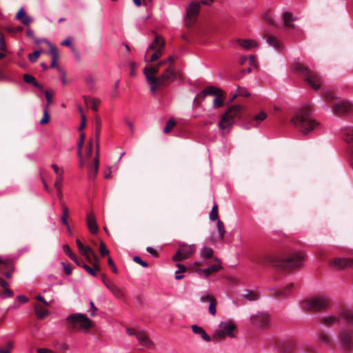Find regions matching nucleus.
<instances>
[{"label":"nucleus","mask_w":353,"mask_h":353,"mask_svg":"<svg viewBox=\"0 0 353 353\" xmlns=\"http://www.w3.org/2000/svg\"><path fill=\"white\" fill-rule=\"evenodd\" d=\"M303 260L304 256L301 252H294L287 256L283 250H278L266 254L263 263L277 268L286 269L302 265Z\"/></svg>","instance_id":"obj_1"},{"label":"nucleus","mask_w":353,"mask_h":353,"mask_svg":"<svg viewBox=\"0 0 353 353\" xmlns=\"http://www.w3.org/2000/svg\"><path fill=\"white\" fill-rule=\"evenodd\" d=\"M244 108L241 105L230 106L224 112L218 123V128L221 135L225 136L230 133L235 122L243 119Z\"/></svg>","instance_id":"obj_2"},{"label":"nucleus","mask_w":353,"mask_h":353,"mask_svg":"<svg viewBox=\"0 0 353 353\" xmlns=\"http://www.w3.org/2000/svg\"><path fill=\"white\" fill-rule=\"evenodd\" d=\"M292 122L294 127L305 135L319 125V123L312 119L309 112L305 109H302L297 112L292 119Z\"/></svg>","instance_id":"obj_3"},{"label":"nucleus","mask_w":353,"mask_h":353,"mask_svg":"<svg viewBox=\"0 0 353 353\" xmlns=\"http://www.w3.org/2000/svg\"><path fill=\"white\" fill-rule=\"evenodd\" d=\"M292 70L305 76V81L314 90H318L323 83V79L315 71L306 67L305 65L295 62L292 65Z\"/></svg>","instance_id":"obj_4"},{"label":"nucleus","mask_w":353,"mask_h":353,"mask_svg":"<svg viewBox=\"0 0 353 353\" xmlns=\"http://www.w3.org/2000/svg\"><path fill=\"white\" fill-rule=\"evenodd\" d=\"M330 298L327 294H318L312 297H307L303 299L301 306L307 310H321L328 307Z\"/></svg>","instance_id":"obj_5"},{"label":"nucleus","mask_w":353,"mask_h":353,"mask_svg":"<svg viewBox=\"0 0 353 353\" xmlns=\"http://www.w3.org/2000/svg\"><path fill=\"white\" fill-rule=\"evenodd\" d=\"M324 99L327 103H333L332 111L334 113L345 114L352 111L353 105L349 101L343 99H337L331 91L324 92Z\"/></svg>","instance_id":"obj_6"},{"label":"nucleus","mask_w":353,"mask_h":353,"mask_svg":"<svg viewBox=\"0 0 353 353\" xmlns=\"http://www.w3.org/2000/svg\"><path fill=\"white\" fill-rule=\"evenodd\" d=\"M339 349L344 353H349L353 350V330L341 327L337 339Z\"/></svg>","instance_id":"obj_7"},{"label":"nucleus","mask_w":353,"mask_h":353,"mask_svg":"<svg viewBox=\"0 0 353 353\" xmlns=\"http://www.w3.org/2000/svg\"><path fill=\"white\" fill-rule=\"evenodd\" d=\"M65 321L73 329L76 328L78 323H80V328L83 330H88L91 327V321L85 314L81 313L69 315L66 317Z\"/></svg>","instance_id":"obj_8"},{"label":"nucleus","mask_w":353,"mask_h":353,"mask_svg":"<svg viewBox=\"0 0 353 353\" xmlns=\"http://www.w3.org/2000/svg\"><path fill=\"white\" fill-rule=\"evenodd\" d=\"M159 64L157 66L145 67L143 69V73L146 78V81L150 85L151 92L154 94L157 92V77L155 74L158 72L159 67Z\"/></svg>","instance_id":"obj_9"},{"label":"nucleus","mask_w":353,"mask_h":353,"mask_svg":"<svg viewBox=\"0 0 353 353\" xmlns=\"http://www.w3.org/2000/svg\"><path fill=\"white\" fill-rule=\"evenodd\" d=\"M196 250L194 244L187 245L181 243L180 248L176 251V254L172 256L174 261H181L191 256Z\"/></svg>","instance_id":"obj_10"},{"label":"nucleus","mask_w":353,"mask_h":353,"mask_svg":"<svg viewBox=\"0 0 353 353\" xmlns=\"http://www.w3.org/2000/svg\"><path fill=\"white\" fill-rule=\"evenodd\" d=\"M175 73L174 69L169 66L163 74L157 77V90L163 86H166L170 84L175 79Z\"/></svg>","instance_id":"obj_11"},{"label":"nucleus","mask_w":353,"mask_h":353,"mask_svg":"<svg viewBox=\"0 0 353 353\" xmlns=\"http://www.w3.org/2000/svg\"><path fill=\"white\" fill-rule=\"evenodd\" d=\"M77 245L81 253L84 255L87 259H90L89 254L94 260V267L99 269V258L90 246H84L80 240H77Z\"/></svg>","instance_id":"obj_12"},{"label":"nucleus","mask_w":353,"mask_h":353,"mask_svg":"<svg viewBox=\"0 0 353 353\" xmlns=\"http://www.w3.org/2000/svg\"><path fill=\"white\" fill-rule=\"evenodd\" d=\"M252 324L259 327L267 326L270 323V316L265 312H258L250 318Z\"/></svg>","instance_id":"obj_13"},{"label":"nucleus","mask_w":353,"mask_h":353,"mask_svg":"<svg viewBox=\"0 0 353 353\" xmlns=\"http://www.w3.org/2000/svg\"><path fill=\"white\" fill-rule=\"evenodd\" d=\"M332 265L336 270L353 268V258H336L333 260Z\"/></svg>","instance_id":"obj_14"},{"label":"nucleus","mask_w":353,"mask_h":353,"mask_svg":"<svg viewBox=\"0 0 353 353\" xmlns=\"http://www.w3.org/2000/svg\"><path fill=\"white\" fill-rule=\"evenodd\" d=\"M268 117V114L265 112H261L260 113L256 114L252 118L248 119V126H245L246 129H249L252 127H258L259 124L265 121Z\"/></svg>","instance_id":"obj_15"},{"label":"nucleus","mask_w":353,"mask_h":353,"mask_svg":"<svg viewBox=\"0 0 353 353\" xmlns=\"http://www.w3.org/2000/svg\"><path fill=\"white\" fill-rule=\"evenodd\" d=\"M164 46L165 42L162 37L157 34L154 40L148 46L146 52H150L151 50L155 52L158 51L159 49L160 51H163Z\"/></svg>","instance_id":"obj_16"},{"label":"nucleus","mask_w":353,"mask_h":353,"mask_svg":"<svg viewBox=\"0 0 353 353\" xmlns=\"http://www.w3.org/2000/svg\"><path fill=\"white\" fill-rule=\"evenodd\" d=\"M236 42L245 50H251L259 47V42L253 39H237Z\"/></svg>","instance_id":"obj_17"},{"label":"nucleus","mask_w":353,"mask_h":353,"mask_svg":"<svg viewBox=\"0 0 353 353\" xmlns=\"http://www.w3.org/2000/svg\"><path fill=\"white\" fill-rule=\"evenodd\" d=\"M214 261H218V264H215V265H212L210 267H208V268H205V269H199V272L201 273L202 272L205 277V278H208L212 272H217L219 270H220L221 269H222V265L221 264V260L219 259L218 258H214Z\"/></svg>","instance_id":"obj_18"},{"label":"nucleus","mask_w":353,"mask_h":353,"mask_svg":"<svg viewBox=\"0 0 353 353\" xmlns=\"http://www.w3.org/2000/svg\"><path fill=\"white\" fill-rule=\"evenodd\" d=\"M201 2L192 1L187 8V14L190 18L196 17L200 11Z\"/></svg>","instance_id":"obj_19"},{"label":"nucleus","mask_w":353,"mask_h":353,"mask_svg":"<svg viewBox=\"0 0 353 353\" xmlns=\"http://www.w3.org/2000/svg\"><path fill=\"white\" fill-rule=\"evenodd\" d=\"M223 91L214 86H208L205 88L203 91L197 93V97H202V98L206 96H216Z\"/></svg>","instance_id":"obj_20"},{"label":"nucleus","mask_w":353,"mask_h":353,"mask_svg":"<svg viewBox=\"0 0 353 353\" xmlns=\"http://www.w3.org/2000/svg\"><path fill=\"white\" fill-rule=\"evenodd\" d=\"M87 225L89 231L92 234H97L99 230L98 224L96 221V218L92 214H87Z\"/></svg>","instance_id":"obj_21"},{"label":"nucleus","mask_w":353,"mask_h":353,"mask_svg":"<svg viewBox=\"0 0 353 353\" xmlns=\"http://www.w3.org/2000/svg\"><path fill=\"white\" fill-rule=\"evenodd\" d=\"M341 320L352 327L353 330V310H343L341 311Z\"/></svg>","instance_id":"obj_22"},{"label":"nucleus","mask_w":353,"mask_h":353,"mask_svg":"<svg viewBox=\"0 0 353 353\" xmlns=\"http://www.w3.org/2000/svg\"><path fill=\"white\" fill-rule=\"evenodd\" d=\"M341 311H339L336 314H328L323 317V321L324 323L327 325H333L338 323L341 318Z\"/></svg>","instance_id":"obj_23"},{"label":"nucleus","mask_w":353,"mask_h":353,"mask_svg":"<svg viewBox=\"0 0 353 353\" xmlns=\"http://www.w3.org/2000/svg\"><path fill=\"white\" fill-rule=\"evenodd\" d=\"M283 19V24L284 26L290 27L294 28V25L292 22L296 19V17L294 16V14L290 12H285L282 15Z\"/></svg>","instance_id":"obj_24"},{"label":"nucleus","mask_w":353,"mask_h":353,"mask_svg":"<svg viewBox=\"0 0 353 353\" xmlns=\"http://www.w3.org/2000/svg\"><path fill=\"white\" fill-rule=\"evenodd\" d=\"M137 339L139 343L144 347L150 348L153 345L150 339L143 332H138L137 334Z\"/></svg>","instance_id":"obj_25"},{"label":"nucleus","mask_w":353,"mask_h":353,"mask_svg":"<svg viewBox=\"0 0 353 353\" xmlns=\"http://www.w3.org/2000/svg\"><path fill=\"white\" fill-rule=\"evenodd\" d=\"M293 286V283H289L283 289L277 290L274 295L277 299H285L291 293Z\"/></svg>","instance_id":"obj_26"},{"label":"nucleus","mask_w":353,"mask_h":353,"mask_svg":"<svg viewBox=\"0 0 353 353\" xmlns=\"http://www.w3.org/2000/svg\"><path fill=\"white\" fill-rule=\"evenodd\" d=\"M192 330L194 333L199 334L205 341L210 342L211 341V337L201 327L194 324L192 326Z\"/></svg>","instance_id":"obj_27"},{"label":"nucleus","mask_w":353,"mask_h":353,"mask_svg":"<svg viewBox=\"0 0 353 353\" xmlns=\"http://www.w3.org/2000/svg\"><path fill=\"white\" fill-rule=\"evenodd\" d=\"M163 54V51H160L159 49L158 51L153 52L150 54V52H145L144 60L147 63L153 62L157 60Z\"/></svg>","instance_id":"obj_28"},{"label":"nucleus","mask_w":353,"mask_h":353,"mask_svg":"<svg viewBox=\"0 0 353 353\" xmlns=\"http://www.w3.org/2000/svg\"><path fill=\"white\" fill-rule=\"evenodd\" d=\"M23 80L27 83H30L34 87L39 88L41 91H43V86L37 81L34 76L29 74H25L23 75Z\"/></svg>","instance_id":"obj_29"},{"label":"nucleus","mask_w":353,"mask_h":353,"mask_svg":"<svg viewBox=\"0 0 353 353\" xmlns=\"http://www.w3.org/2000/svg\"><path fill=\"white\" fill-rule=\"evenodd\" d=\"M316 340L319 343L330 347L332 345V340L329 335L325 333H321L318 335Z\"/></svg>","instance_id":"obj_30"},{"label":"nucleus","mask_w":353,"mask_h":353,"mask_svg":"<svg viewBox=\"0 0 353 353\" xmlns=\"http://www.w3.org/2000/svg\"><path fill=\"white\" fill-rule=\"evenodd\" d=\"M266 41L270 46L273 47L276 50H281V42L273 35H269L266 37Z\"/></svg>","instance_id":"obj_31"},{"label":"nucleus","mask_w":353,"mask_h":353,"mask_svg":"<svg viewBox=\"0 0 353 353\" xmlns=\"http://www.w3.org/2000/svg\"><path fill=\"white\" fill-rule=\"evenodd\" d=\"M213 254L214 251L210 247L203 246L200 250V256L205 259H212Z\"/></svg>","instance_id":"obj_32"},{"label":"nucleus","mask_w":353,"mask_h":353,"mask_svg":"<svg viewBox=\"0 0 353 353\" xmlns=\"http://www.w3.org/2000/svg\"><path fill=\"white\" fill-rule=\"evenodd\" d=\"M219 327L229 336H233L232 331L235 329V326L232 324L221 322Z\"/></svg>","instance_id":"obj_33"},{"label":"nucleus","mask_w":353,"mask_h":353,"mask_svg":"<svg viewBox=\"0 0 353 353\" xmlns=\"http://www.w3.org/2000/svg\"><path fill=\"white\" fill-rule=\"evenodd\" d=\"M83 99L85 103H90L91 104V109L96 112L98 110V105H99L101 101L98 98H94L90 99L89 97H87L85 96L83 97Z\"/></svg>","instance_id":"obj_34"},{"label":"nucleus","mask_w":353,"mask_h":353,"mask_svg":"<svg viewBox=\"0 0 353 353\" xmlns=\"http://www.w3.org/2000/svg\"><path fill=\"white\" fill-rule=\"evenodd\" d=\"M101 127V121L97 119L96 120V130H95V137H96V147H97V155L99 154V136H100V130Z\"/></svg>","instance_id":"obj_35"},{"label":"nucleus","mask_w":353,"mask_h":353,"mask_svg":"<svg viewBox=\"0 0 353 353\" xmlns=\"http://www.w3.org/2000/svg\"><path fill=\"white\" fill-rule=\"evenodd\" d=\"M99 154L97 155V153L96 152V158L94 159V168H91L89 170L88 176H89L90 179L94 178L95 176L97 175V172H98L99 164Z\"/></svg>","instance_id":"obj_36"},{"label":"nucleus","mask_w":353,"mask_h":353,"mask_svg":"<svg viewBox=\"0 0 353 353\" xmlns=\"http://www.w3.org/2000/svg\"><path fill=\"white\" fill-rule=\"evenodd\" d=\"M34 308L36 314L39 319H43L49 314L48 310L40 305H36Z\"/></svg>","instance_id":"obj_37"},{"label":"nucleus","mask_w":353,"mask_h":353,"mask_svg":"<svg viewBox=\"0 0 353 353\" xmlns=\"http://www.w3.org/2000/svg\"><path fill=\"white\" fill-rule=\"evenodd\" d=\"M216 228L219 232V239L220 240H222L225 236V230L223 223L220 219H218V221H216Z\"/></svg>","instance_id":"obj_38"},{"label":"nucleus","mask_w":353,"mask_h":353,"mask_svg":"<svg viewBox=\"0 0 353 353\" xmlns=\"http://www.w3.org/2000/svg\"><path fill=\"white\" fill-rule=\"evenodd\" d=\"M176 267L178 270L175 271V279L179 280L183 277V274H181L182 272H185L187 270L186 267L181 263H177Z\"/></svg>","instance_id":"obj_39"},{"label":"nucleus","mask_w":353,"mask_h":353,"mask_svg":"<svg viewBox=\"0 0 353 353\" xmlns=\"http://www.w3.org/2000/svg\"><path fill=\"white\" fill-rule=\"evenodd\" d=\"M62 212H63V214L62 216H61V222L62 223L66 226V228H68V231L70 232V225L68 222V220H67V217L68 216V208L66 207H64L62 210Z\"/></svg>","instance_id":"obj_40"},{"label":"nucleus","mask_w":353,"mask_h":353,"mask_svg":"<svg viewBox=\"0 0 353 353\" xmlns=\"http://www.w3.org/2000/svg\"><path fill=\"white\" fill-rule=\"evenodd\" d=\"M209 219L210 221H218V219H219L218 214V205L216 204L213 205L210 212Z\"/></svg>","instance_id":"obj_41"},{"label":"nucleus","mask_w":353,"mask_h":353,"mask_svg":"<svg viewBox=\"0 0 353 353\" xmlns=\"http://www.w3.org/2000/svg\"><path fill=\"white\" fill-rule=\"evenodd\" d=\"M212 300L214 301L215 299L210 295L209 292H204L203 293L201 294L200 296V301L202 303H210L212 302Z\"/></svg>","instance_id":"obj_42"},{"label":"nucleus","mask_w":353,"mask_h":353,"mask_svg":"<svg viewBox=\"0 0 353 353\" xmlns=\"http://www.w3.org/2000/svg\"><path fill=\"white\" fill-rule=\"evenodd\" d=\"M45 42L48 45L50 48V53L52 56V59H57L59 54L57 48L50 41L46 40Z\"/></svg>","instance_id":"obj_43"},{"label":"nucleus","mask_w":353,"mask_h":353,"mask_svg":"<svg viewBox=\"0 0 353 353\" xmlns=\"http://www.w3.org/2000/svg\"><path fill=\"white\" fill-rule=\"evenodd\" d=\"M223 92L215 96V98L213 100V106L214 107H222L223 105Z\"/></svg>","instance_id":"obj_44"},{"label":"nucleus","mask_w":353,"mask_h":353,"mask_svg":"<svg viewBox=\"0 0 353 353\" xmlns=\"http://www.w3.org/2000/svg\"><path fill=\"white\" fill-rule=\"evenodd\" d=\"M264 19L268 21L272 26H276V23L274 21V17L272 12L269 11L267 12L264 14Z\"/></svg>","instance_id":"obj_45"},{"label":"nucleus","mask_w":353,"mask_h":353,"mask_svg":"<svg viewBox=\"0 0 353 353\" xmlns=\"http://www.w3.org/2000/svg\"><path fill=\"white\" fill-rule=\"evenodd\" d=\"M84 139H85L84 134H80V137H79V141L78 144H77V146H78V156H79V158L82 157L81 149H82L83 145Z\"/></svg>","instance_id":"obj_46"},{"label":"nucleus","mask_w":353,"mask_h":353,"mask_svg":"<svg viewBox=\"0 0 353 353\" xmlns=\"http://www.w3.org/2000/svg\"><path fill=\"white\" fill-rule=\"evenodd\" d=\"M88 261L92 264V268L90 267V268L88 270V273L89 274H90L91 276H97V272L99 270L100 268L99 267V269H96L94 267V260L92 258H90L88 259Z\"/></svg>","instance_id":"obj_47"},{"label":"nucleus","mask_w":353,"mask_h":353,"mask_svg":"<svg viewBox=\"0 0 353 353\" xmlns=\"http://www.w3.org/2000/svg\"><path fill=\"white\" fill-rule=\"evenodd\" d=\"M49 121V114H48V105H46L43 108V117L42 119L40 121L41 124H46Z\"/></svg>","instance_id":"obj_48"},{"label":"nucleus","mask_w":353,"mask_h":353,"mask_svg":"<svg viewBox=\"0 0 353 353\" xmlns=\"http://www.w3.org/2000/svg\"><path fill=\"white\" fill-rule=\"evenodd\" d=\"M63 250L65 254L70 259H76V255L72 252L70 248L68 245H64L63 246Z\"/></svg>","instance_id":"obj_49"},{"label":"nucleus","mask_w":353,"mask_h":353,"mask_svg":"<svg viewBox=\"0 0 353 353\" xmlns=\"http://www.w3.org/2000/svg\"><path fill=\"white\" fill-rule=\"evenodd\" d=\"M175 125H176V121L174 119H170L167 122L166 125L164 128L163 132L165 133L170 132Z\"/></svg>","instance_id":"obj_50"},{"label":"nucleus","mask_w":353,"mask_h":353,"mask_svg":"<svg viewBox=\"0 0 353 353\" xmlns=\"http://www.w3.org/2000/svg\"><path fill=\"white\" fill-rule=\"evenodd\" d=\"M243 296L250 301H256L257 299V295L251 291H247L246 294Z\"/></svg>","instance_id":"obj_51"},{"label":"nucleus","mask_w":353,"mask_h":353,"mask_svg":"<svg viewBox=\"0 0 353 353\" xmlns=\"http://www.w3.org/2000/svg\"><path fill=\"white\" fill-rule=\"evenodd\" d=\"M41 51L36 50L32 54H28V59L30 62H35L38 59L39 57L40 56Z\"/></svg>","instance_id":"obj_52"},{"label":"nucleus","mask_w":353,"mask_h":353,"mask_svg":"<svg viewBox=\"0 0 353 353\" xmlns=\"http://www.w3.org/2000/svg\"><path fill=\"white\" fill-rule=\"evenodd\" d=\"M4 289L5 290L0 294L1 298L5 299L13 296V292L8 287L4 288Z\"/></svg>","instance_id":"obj_53"},{"label":"nucleus","mask_w":353,"mask_h":353,"mask_svg":"<svg viewBox=\"0 0 353 353\" xmlns=\"http://www.w3.org/2000/svg\"><path fill=\"white\" fill-rule=\"evenodd\" d=\"M52 168L54 170L57 176H63V168L58 167L56 164L51 165Z\"/></svg>","instance_id":"obj_54"},{"label":"nucleus","mask_w":353,"mask_h":353,"mask_svg":"<svg viewBox=\"0 0 353 353\" xmlns=\"http://www.w3.org/2000/svg\"><path fill=\"white\" fill-rule=\"evenodd\" d=\"M225 336H228V335L221 328L219 330H216L214 334V338H216L217 339H223Z\"/></svg>","instance_id":"obj_55"},{"label":"nucleus","mask_w":353,"mask_h":353,"mask_svg":"<svg viewBox=\"0 0 353 353\" xmlns=\"http://www.w3.org/2000/svg\"><path fill=\"white\" fill-rule=\"evenodd\" d=\"M208 310L210 314H211L212 316L216 315V299L214 301L212 300V302L210 303Z\"/></svg>","instance_id":"obj_56"},{"label":"nucleus","mask_w":353,"mask_h":353,"mask_svg":"<svg viewBox=\"0 0 353 353\" xmlns=\"http://www.w3.org/2000/svg\"><path fill=\"white\" fill-rule=\"evenodd\" d=\"M100 253L102 256L109 254V250L106 248L105 243L103 241L100 242Z\"/></svg>","instance_id":"obj_57"},{"label":"nucleus","mask_w":353,"mask_h":353,"mask_svg":"<svg viewBox=\"0 0 353 353\" xmlns=\"http://www.w3.org/2000/svg\"><path fill=\"white\" fill-rule=\"evenodd\" d=\"M133 261H134L135 263H138V264L141 265L142 267H143V268H148V264L145 261H143V260H142L139 256H134V258H133Z\"/></svg>","instance_id":"obj_58"},{"label":"nucleus","mask_w":353,"mask_h":353,"mask_svg":"<svg viewBox=\"0 0 353 353\" xmlns=\"http://www.w3.org/2000/svg\"><path fill=\"white\" fill-rule=\"evenodd\" d=\"M13 347V343L12 341H9L6 348H0V353H10V350Z\"/></svg>","instance_id":"obj_59"},{"label":"nucleus","mask_w":353,"mask_h":353,"mask_svg":"<svg viewBox=\"0 0 353 353\" xmlns=\"http://www.w3.org/2000/svg\"><path fill=\"white\" fill-rule=\"evenodd\" d=\"M20 21L23 25L29 26L32 22L33 19L32 17L26 14Z\"/></svg>","instance_id":"obj_60"},{"label":"nucleus","mask_w":353,"mask_h":353,"mask_svg":"<svg viewBox=\"0 0 353 353\" xmlns=\"http://www.w3.org/2000/svg\"><path fill=\"white\" fill-rule=\"evenodd\" d=\"M170 63V65L172 67V68H173V65H174V59L172 56L169 57L167 59H165V60H162L161 61L159 62V65H165L167 63Z\"/></svg>","instance_id":"obj_61"},{"label":"nucleus","mask_w":353,"mask_h":353,"mask_svg":"<svg viewBox=\"0 0 353 353\" xmlns=\"http://www.w3.org/2000/svg\"><path fill=\"white\" fill-rule=\"evenodd\" d=\"M238 94L243 97H249L250 94L244 88H241L240 86H238Z\"/></svg>","instance_id":"obj_62"},{"label":"nucleus","mask_w":353,"mask_h":353,"mask_svg":"<svg viewBox=\"0 0 353 353\" xmlns=\"http://www.w3.org/2000/svg\"><path fill=\"white\" fill-rule=\"evenodd\" d=\"M16 301L20 304V303H26L28 302L29 299L24 295H19L17 296Z\"/></svg>","instance_id":"obj_63"},{"label":"nucleus","mask_w":353,"mask_h":353,"mask_svg":"<svg viewBox=\"0 0 353 353\" xmlns=\"http://www.w3.org/2000/svg\"><path fill=\"white\" fill-rule=\"evenodd\" d=\"M62 181H63V176H57L55 182H54V187L56 189H60L62 186Z\"/></svg>","instance_id":"obj_64"}]
</instances>
